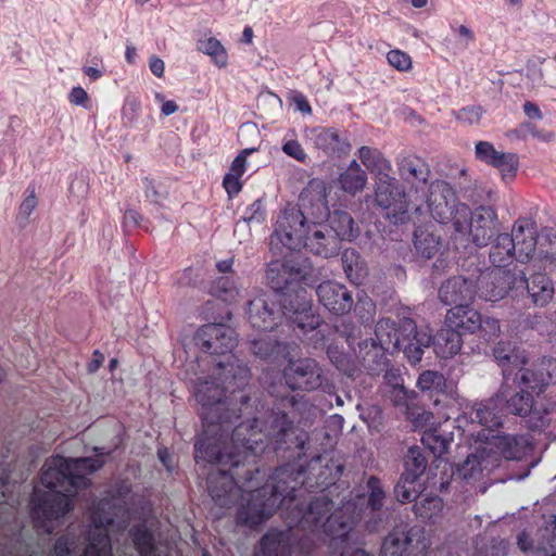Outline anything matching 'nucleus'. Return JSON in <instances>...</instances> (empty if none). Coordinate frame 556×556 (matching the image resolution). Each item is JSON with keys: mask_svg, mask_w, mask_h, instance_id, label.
Here are the masks:
<instances>
[{"mask_svg": "<svg viewBox=\"0 0 556 556\" xmlns=\"http://www.w3.org/2000/svg\"><path fill=\"white\" fill-rule=\"evenodd\" d=\"M282 378L292 391L311 392L324 387V370L317 361L311 357L289 359L282 369Z\"/></svg>", "mask_w": 556, "mask_h": 556, "instance_id": "nucleus-16", "label": "nucleus"}, {"mask_svg": "<svg viewBox=\"0 0 556 556\" xmlns=\"http://www.w3.org/2000/svg\"><path fill=\"white\" fill-rule=\"evenodd\" d=\"M300 472V481L302 482L298 489L306 484L307 488L326 490L330 485L336 484L344 470V464L334 454L325 452L315 456L308 464V475L305 480L302 479L303 471L293 465H287Z\"/></svg>", "mask_w": 556, "mask_h": 556, "instance_id": "nucleus-17", "label": "nucleus"}, {"mask_svg": "<svg viewBox=\"0 0 556 556\" xmlns=\"http://www.w3.org/2000/svg\"><path fill=\"white\" fill-rule=\"evenodd\" d=\"M291 534L288 531L269 530L261 540L262 556H290Z\"/></svg>", "mask_w": 556, "mask_h": 556, "instance_id": "nucleus-35", "label": "nucleus"}, {"mask_svg": "<svg viewBox=\"0 0 556 556\" xmlns=\"http://www.w3.org/2000/svg\"><path fill=\"white\" fill-rule=\"evenodd\" d=\"M517 545L523 553L538 552L543 553L544 556H556L555 554H548L547 549L542 546H534L533 541L530 539L526 531H521L517 536Z\"/></svg>", "mask_w": 556, "mask_h": 556, "instance_id": "nucleus-59", "label": "nucleus"}, {"mask_svg": "<svg viewBox=\"0 0 556 556\" xmlns=\"http://www.w3.org/2000/svg\"><path fill=\"white\" fill-rule=\"evenodd\" d=\"M399 176L409 184L417 195L420 191L428 189L431 176L429 164L419 155L414 153H401L395 159Z\"/></svg>", "mask_w": 556, "mask_h": 556, "instance_id": "nucleus-21", "label": "nucleus"}, {"mask_svg": "<svg viewBox=\"0 0 556 556\" xmlns=\"http://www.w3.org/2000/svg\"><path fill=\"white\" fill-rule=\"evenodd\" d=\"M316 294L319 303L337 316L349 314L354 306L352 292L343 283L337 281H323L317 286Z\"/></svg>", "mask_w": 556, "mask_h": 556, "instance_id": "nucleus-24", "label": "nucleus"}, {"mask_svg": "<svg viewBox=\"0 0 556 556\" xmlns=\"http://www.w3.org/2000/svg\"><path fill=\"white\" fill-rule=\"evenodd\" d=\"M415 514L422 520L438 517L443 509V502L439 496H426L414 504Z\"/></svg>", "mask_w": 556, "mask_h": 556, "instance_id": "nucleus-48", "label": "nucleus"}, {"mask_svg": "<svg viewBox=\"0 0 556 556\" xmlns=\"http://www.w3.org/2000/svg\"><path fill=\"white\" fill-rule=\"evenodd\" d=\"M130 535L136 549L141 556H149L154 552V536L146 526L140 525L132 528Z\"/></svg>", "mask_w": 556, "mask_h": 556, "instance_id": "nucleus-49", "label": "nucleus"}, {"mask_svg": "<svg viewBox=\"0 0 556 556\" xmlns=\"http://www.w3.org/2000/svg\"><path fill=\"white\" fill-rule=\"evenodd\" d=\"M217 366L224 370L223 383L229 393L233 394L249 383L250 368L239 358L231 356V361L226 364L219 362Z\"/></svg>", "mask_w": 556, "mask_h": 556, "instance_id": "nucleus-32", "label": "nucleus"}, {"mask_svg": "<svg viewBox=\"0 0 556 556\" xmlns=\"http://www.w3.org/2000/svg\"><path fill=\"white\" fill-rule=\"evenodd\" d=\"M489 260L494 267H506L516 260L515 245L508 233H498L491 245Z\"/></svg>", "mask_w": 556, "mask_h": 556, "instance_id": "nucleus-39", "label": "nucleus"}, {"mask_svg": "<svg viewBox=\"0 0 556 556\" xmlns=\"http://www.w3.org/2000/svg\"><path fill=\"white\" fill-rule=\"evenodd\" d=\"M428 548L424 530L401 525L383 539L379 556H427Z\"/></svg>", "mask_w": 556, "mask_h": 556, "instance_id": "nucleus-15", "label": "nucleus"}, {"mask_svg": "<svg viewBox=\"0 0 556 556\" xmlns=\"http://www.w3.org/2000/svg\"><path fill=\"white\" fill-rule=\"evenodd\" d=\"M317 201L319 202L323 213L328 214V228L330 231L338 237L340 241L342 240H349L351 241L354 239L357 233L358 229L355 226V222L352 218V216L345 212L336 210L332 213L329 212L328 205H327V193H326V186L324 182L317 184V190H316Z\"/></svg>", "mask_w": 556, "mask_h": 556, "instance_id": "nucleus-25", "label": "nucleus"}, {"mask_svg": "<svg viewBox=\"0 0 556 556\" xmlns=\"http://www.w3.org/2000/svg\"><path fill=\"white\" fill-rule=\"evenodd\" d=\"M235 421L236 420H231V418L216 421L214 424V432H207L206 427L203 425V433L194 445V459L197 463L205 462L223 466L229 465L228 471L219 469L215 472H210L207 478L208 484L211 477L219 472H225L229 477H233V479H240L244 470L254 465L250 453L248 457H245V448L242 445V441H233V430L226 445L228 432Z\"/></svg>", "mask_w": 556, "mask_h": 556, "instance_id": "nucleus-7", "label": "nucleus"}, {"mask_svg": "<svg viewBox=\"0 0 556 556\" xmlns=\"http://www.w3.org/2000/svg\"><path fill=\"white\" fill-rule=\"evenodd\" d=\"M515 245L516 260L518 262H528L534 254L538 241V231L535 224L531 219H518L508 233Z\"/></svg>", "mask_w": 556, "mask_h": 556, "instance_id": "nucleus-26", "label": "nucleus"}, {"mask_svg": "<svg viewBox=\"0 0 556 556\" xmlns=\"http://www.w3.org/2000/svg\"><path fill=\"white\" fill-rule=\"evenodd\" d=\"M251 228H252V226H250L242 219H239L236 223V226L233 229V235L238 238L239 242H245L251 237Z\"/></svg>", "mask_w": 556, "mask_h": 556, "instance_id": "nucleus-64", "label": "nucleus"}, {"mask_svg": "<svg viewBox=\"0 0 556 556\" xmlns=\"http://www.w3.org/2000/svg\"><path fill=\"white\" fill-rule=\"evenodd\" d=\"M257 151L256 148H247L239 152L233 159L228 169V173L223 178V187L225 188L229 198L236 197L242 189V182L240 178L247 169L248 156Z\"/></svg>", "mask_w": 556, "mask_h": 556, "instance_id": "nucleus-34", "label": "nucleus"}, {"mask_svg": "<svg viewBox=\"0 0 556 556\" xmlns=\"http://www.w3.org/2000/svg\"><path fill=\"white\" fill-rule=\"evenodd\" d=\"M456 212L455 228L451 240L455 248L467 249L469 244L477 248L486 247L498 231L497 213L492 206L480 205L471 211L468 205H460Z\"/></svg>", "mask_w": 556, "mask_h": 556, "instance_id": "nucleus-8", "label": "nucleus"}, {"mask_svg": "<svg viewBox=\"0 0 556 556\" xmlns=\"http://www.w3.org/2000/svg\"><path fill=\"white\" fill-rule=\"evenodd\" d=\"M427 464L428 462L420 447H409L404 458L405 471L403 473L413 479H419L426 471Z\"/></svg>", "mask_w": 556, "mask_h": 556, "instance_id": "nucleus-46", "label": "nucleus"}, {"mask_svg": "<svg viewBox=\"0 0 556 556\" xmlns=\"http://www.w3.org/2000/svg\"><path fill=\"white\" fill-rule=\"evenodd\" d=\"M452 441L453 433L439 428L429 429L421 437L422 444L437 457L447 452Z\"/></svg>", "mask_w": 556, "mask_h": 556, "instance_id": "nucleus-43", "label": "nucleus"}, {"mask_svg": "<svg viewBox=\"0 0 556 556\" xmlns=\"http://www.w3.org/2000/svg\"><path fill=\"white\" fill-rule=\"evenodd\" d=\"M233 441H242L245 448V457H250L256 466V458L265 451L268 443L275 448L290 450L292 447L303 451L308 440V434L294 426L293 420L281 409H274L265 429L258 428V419L253 418L248 422H241L233 429Z\"/></svg>", "mask_w": 556, "mask_h": 556, "instance_id": "nucleus-5", "label": "nucleus"}, {"mask_svg": "<svg viewBox=\"0 0 556 556\" xmlns=\"http://www.w3.org/2000/svg\"><path fill=\"white\" fill-rule=\"evenodd\" d=\"M228 392L224 387H220L214 380H199L194 386V396L201 404V418L202 424L206 427L207 432H214V424L226 418L237 420L238 415L228 412L229 403L225 397V393Z\"/></svg>", "mask_w": 556, "mask_h": 556, "instance_id": "nucleus-13", "label": "nucleus"}, {"mask_svg": "<svg viewBox=\"0 0 556 556\" xmlns=\"http://www.w3.org/2000/svg\"><path fill=\"white\" fill-rule=\"evenodd\" d=\"M197 50L207 55L218 68H225L228 65L227 50L215 37L200 38L197 41Z\"/></svg>", "mask_w": 556, "mask_h": 556, "instance_id": "nucleus-42", "label": "nucleus"}, {"mask_svg": "<svg viewBox=\"0 0 556 556\" xmlns=\"http://www.w3.org/2000/svg\"><path fill=\"white\" fill-rule=\"evenodd\" d=\"M195 345L211 355H226L237 346L235 329L225 324H206L194 334Z\"/></svg>", "mask_w": 556, "mask_h": 556, "instance_id": "nucleus-19", "label": "nucleus"}, {"mask_svg": "<svg viewBox=\"0 0 556 556\" xmlns=\"http://www.w3.org/2000/svg\"><path fill=\"white\" fill-rule=\"evenodd\" d=\"M482 338L486 341L495 340L501 334V325L500 320L495 317L491 316H480V327L479 330Z\"/></svg>", "mask_w": 556, "mask_h": 556, "instance_id": "nucleus-55", "label": "nucleus"}, {"mask_svg": "<svg viewBox=\"0 0 556 556\" xmlns=\"http://www.w3.org/2000/svg\"><path fill=\"white\" fill-rule=\"evenodd\" d=\"M426 208L437 223L452 225L455 228L456 212L460 205H467L458 200L455 189L445 180H432L425 195Z\"/></svg>", "mask_w": 556, "mask_h": 556, "instance_id": "nucleus-14", "label": "nucleus"}, {"mask_svg": "<svg viewBox=\"0 0 556 556\" xmlns=\"http://www.w3.org/2000/svg\"><path fill=\"white\" fill-rule=\"evenodd\" d=\"M502 403L495 401V395L486 402L476 403L469 415L473 422H478L486 429L494 430L502 425V417L496 408Z\"/></svg>", "mask_w": 556, "mask_h": 556, "instance_id": "nucleus-38", "label": "nucleus"}, {"mask_svg": "<svg viewBox=\"0 0 556 556\" xmlns=\"http://www.w3.org/2000/svg\"><path fill=\"white\" fill-rule=\"evenodd\" d=\"M417 386L422 392H442L446 386L443 374L435 370L422 371L417 380Z\"/></svg>", "mask_w": 556, "mask_h": 556, "instance_id": "nucleus-50", "label": "nucleus"}, {"mask_svg": "<svg viewBox=\"0 0 556 556\" xmlns=\"http://www.w3.org/2000/svg\"><path fill=\"white\" fill-rule=\"evenodd\" d=\"M286 349V344L271 337L260 338L251 341L252 353L263 361H271L276 358L279 354L285 352Z\"/></svg>", "mask_w": 556, "mask_h": 556, "instance_id": "nucleus-45", "label": "nucleus"}, {"mask_svg": "<svg viewBox=\"0 0 556 556\" xmlns=\"http://www.w3.org/2000/svg\"><path fill=\"white\" fill-rule=\"evenodd\" d=\"M526 273H511L509 270H493L481 279H478L480 298L485 301L496 302L506 296L514 289L523 288Z\"/></svg>", "mask_w": 556, "mask_h": 556, "instance_id": "nucleus-20", "label": "nucleus"}, {"mask_svg": "<svg viewBox=\"0 0 556 556\" xmlns=\"http://www.w3.org/2000/svg\"><path fill=\"white\" fill-rule=\"evenodd\" d=\"M311 140L316 149L323 151L329 157H340L348 154L351 149L348 137L342 136L333 128L317 127L312 129Z\"/></svg>", "mask_w": 556, "mask_h": 556, "instance_id": "nucleus-27", "label": "nucleus"}, {"mask_svg": "<svg viewBox=\"0 0 556 556\" xmlns=\"http://www.w3.org/2000/svg\"><path fill=\"white\" fill-rule=\"evenodd\" d=\"M523 288L536 306H545L554 295L553 282L545 274L538 273L530 278L526 277Z\"/></svg>", "mask_w": 556, "mask_h": 556, "instance_id": "nucleus-37", "label": "nucleus"}, {"mask_svg": "<svg viewBox=\"0 0 556 556\" xmlns=\"http://www.w3.org/2000/svg\"><path fill=\"white\" fill-rule=\"evenodd\" d=\"M463 336L451 327L440 329L434 336H431L430 345H433L438 357L447 359L459 353L463 346Z\"/></svg>", "mask_w": 556, "mask_h": 556, "instance_id": "nucleus-31", "label": "nucleus"}, {"mask_svg": "<svg viewBox=\"0 0 556 556\" xmlns=\"http://www.w3.org/2000/svg\"><path fill=\"white\" fill-rule=\"evenodd\" d=\"M115 497L100 500L91 510V525L88 529V544L83 556H112L111 539L108 534V527L118 515ZM121 507L118 508V510ZM74 553L73 542L67 536H62L54 544L55 556H72Z\"/></svg>", "mask_w": 556, "mask_h": 556, "instance_id": "nucleus-9", "label": "nucleus"}, {"mask_svg": "<svg viewBox=\"0 0 556 556\" xmlns=\"http://www.w3.org/2000/svg\"><path fill=\"white\" fill-rule=\"evenodd\" d=\"M509 543L501 538H494L490 544L491 556H506L508 553Z\"/></svg>", "mask_w": 556, "mask_h": 556, "instance_id": "nucleus-63", "label": "nucleus"}, {"mask_svg": "<svg viewBox=\"0 0 556 556\" xmlns=\"http://www.w3.org/2000/svg\"><path fill=\"white\" fill-rule=\"evenodd\" d=\"M548 380L541 369L521 368L511 383H503L495 394V401L502 403L507 413L531 418L532 428L547 425L546 416L551 407L542 403L541 394Z\"/></svg>", "mask_w": 556, "mask_h": 556, "instance_id": "nucleus-6", "label": "nucleus"}, {"mask_svg": "<svg viewBox=\"0 0 556 556\" xmlns=\"http://www.w3.org/2000/svg\"><path fill=\"white\" fill-rule=\"evenodd\" d=\"M289 306L276 301L266 293H260L249 301L247 315L251 326L258 331H271L288 315Z\"/></svg>", "mask_w": 556, "mask_h": 556, "instance_id": "nucleus-18", "label": "nucleus"}, {"mask_svg": "<svg viewBox=\"0 0 556 556\" xmlns=\"http://www.w3.org/2000/svg\"><path fill=\"white\" fill-rule=\"evenodd\" d=\"M265 208L262 199L255 200L244 212L243 222L250 226H260L265 222Z\"/></svg>", "mask_w": 556, "mask_h": 556, "instance_id": "nucleus-57", "label": "nucleus"}, {"mask_svg": "<svg viewBox=\"0 0 556 556\" xmlns=\"http://www.w3.org/2000/svg\"><path fill=\"white\" fill-rule=\"evenodd\" d=\"M374 202L388 211L387 218L395 225L408 220V213L413 208L408 193L393 175L375 180ZM414 211L418 215L422 213L420 205H416Z\"/></svg>", "mask_w": 556, "mask_h": 556, "instance_id": "nucleus-11", "label": "nucleus"}, {"mask_svg": "<svg viewBox=\"0 0 556 556\" xmlns=\"http://www.w3.org/2000/svg\"><path fill=\"white\" fill-rule=\"evenodd\" d=\"M289 313H293V321L304 331L316 330L323 324L321 316L311 309L309 302L306 300L305 294H301V292L295 294V305L293 301H290Z\"/></svg>", "mask_w": 556, "mask_h": 556, "instance_id": "nucleus-33", "label": "nucleus"}, {"mask_svg": "<svg viewBox=\"0 0 556 556\" xmlns=\"http://www.w3.org/2000/svg\"><path fill=\"white\" fill-rule=\"evenodd\" d=\"M386 501V491L381 481L371 476L367 480V497L359 495L357 500H349L329 515L333 502L327 496L316 497L307 506L300 522L309 523L314 528L323 526L324 532L330 536L329 548L332 556H349L350 532L354 525L366 515V511H379Z\"/></svg>", "mask_w": 556, "mask_h": 556, "instance_id": "nucleus-3", "label": "nucleus"}, {"mask_svg": "<svg viewBox=\"0 0 556 556\" xmlns=\"http://www.w3.org/2000/svg\"><path fill=\"white\" fill-rule=\"evenodd\" d=\"M305 267L300 262V257L291 255L283 256L281 260H275L268 263L266 270V279L273 291L280 295V302L287 308V303L295 299V294L301 292L305 294V290L301 283L306 278Z\"/></svg>", "mask_w": 556, "mask_h": 556, "instance_id": "nucleus-10", "label": "nucleus"}, {"mask_svg": "<svg viewBox=\"0 0 556 556\" xmlns=\"http://www.w3.org/2000/svg\"><path fill=\"white\" fill-rule=\"evenodd\" d=\"M493 356L502 367L527 363L526 357L519 356L516 349L509 342H498L493 349Z\"/></svg>", "mask_w": 556, "mask_h": 556, "instance_id": "nucleus-47", "label": "nucleus"}, {"mask_svg": "<svg viewBox=\"0 0 556 556\" xmlns=\"http://www.w3.org/2000/svg\"><path fill=\"white\" fill-rule=\"evenodd\" d=\"M309 232L311 227L303 212L296 206L289 205L277 218L270 249L275 253L281 254V249L278 247L280 243L290 251H298L305 245V239Z\"/></svg>", "mask_w": 556, "mask_h": 556, "instance_id": "nucleus-12", "label": "nucleus"}, {"mask_svg": "<svg viewBox=\"0 0 556 556\" xmlns=\"http://www.w3.org/2000/svg\"><path fill=\"white\" fill-rule=\"evenodd\" d=\"M103 466V460L92 457L49 459L40 476L45 491L35 489L31 495V518L36 527L52 532L50 521L64 517L72 509V497L78 489L87 488L88 476Z\"/></svg>", "mask_w": 556, "mask_h": 556, "instance_id": "nucleus-2", "label": "nucleus"}, {"mask_svg": "<svg viewBox=\"0 0 556 556\" xmlns=\"http://www.w3.org/2000/svg\"><path fill=\"white\" fill-rule=\"evenodd\" d=\"M143 188L146 198L154 204H161L167 197L166 192L160 191L148 177L143 179Z\"/></svg>", "mask_w": 556, "mask_h": 556, "instance_id": "nucleus-61", "label": "nucleus"}, {"mask_svg": "<svg viewBox=\"0 0 556 556\" xmlns=\"http://www.w3.org/2000/svg\"><path fill=\"white\" fill-rule=\"evenodd\" d=\"M475 155L478 161L496 168L503 180L510 181L516 177L519 168V156L516 153L498 151L489 141H478Z\"/></svg>", "mask_w": 556, "mask_h": 556, "instance_id": "nucleus-22", "label": "nucleus"}, {"mask_svg": "<svg viewBox=\"0 0 556 556\" xmlns=\"http://www.w3.org/2000/svg\"><path fill=\"white\" fill-rule=\"evenodd\" d=\"M300 476L293 468L281 466L269 482L265 479V471L253 465L244 470L240 479L225 472L213 475L210 495L220 507H228L240 497L237 522L253 528L266 521L285 503L293 502L294 492L302 483Z\"/></svg>", "mask_w": 556, "mask_h": 556, "instance_id": "nucleus-1", "label": "nucleus"}, {"mask_svg": "<svg viewBox=\"0 0 556 556\" xmlns=\"http://www.w3.org/2000/svg\"><path fill=\"white\" fill-rule=\"evenodd\" d=\"M37 204L38 203L35 190L31 189L29 191V194L24 199L18 208L17 220L22 226H25V224L28 222L29 216L37 207Z\"/></svg>", "mask_w": 556, "mask_h": 556, "instance_id": "nucleus-58", "label": "nucleus"}, {"mask_svg": "<svg viewBox=\"0 0 556 556\" xmlns=\"http://www.w3.org/2000/svg\"><path fill=\"white\" fill-rule=\"evenodd\" d=\"M282 151L287 155H289L300 162H304L307 156L304 149L296 140H288L287 142H285L282 146Z\"/></svg>", "mask_w": 556, "mask_h": 556, "instance_id": "nucleus-62", "label": "nucleus"}, {"mask_svg": "<svg viewBox=\"0 0 556 556\" xmlns=\"http://www.w3.org/2000/svg\"><path fill=\"white\" fill-rule=\"evenodd\" d=\"M484 112L481 105H467L453 112V115L459 123L472 126L480 123Z\"/></svg>", "mask_w": 556, "mask_h": 556, "instance_id": "nucleus-54", "label": "nucleus"}, {"mask_svg": "<svg viewBox=\"0 0 556 556\" xmlns=\"http://www.w3.org/2000/svg\"><path fill=\"white\" fill-rule=\"evenodd\" d=\"M413 245L418 256L431 260L441 252L443 239L433 226H418L414 231Z\"/></svg>", "mask_w": 556, "mask_h": 556, "instance_id": "nucleus-29", "label": "nucleus"}, {"mask_svg": "<svg viewBox=\"0 0 556 556\" xmlns=\"http://www.w3.org/2000/svg\"><path fill=\"white\" fill-rule=\"evenodd\" d=\"M341 261L346 278L354 283H361L366 275V268L359 254L353 249H346L342 252Z\"/></svg>", "mask_w": 556, "mask_h": 556, "instance_id": "nucleus-44", "label": "nucleus"}, {"mask_svg": "<svg viewBox=\"0 0 556 556\" xmlns=\"http://www.w3.org/2000/svg\"><path fill=\"white\" fill-rule=\"evenodd\" d=\"M388 63L400 72H408L413 67V60L408 53L393 49L387 53Z\"/></svg>", "mask_w": 556, "mask_h": 556, "instance_id": "nucleus-56", "label": "nucleus"}, {"mask_svg": "<svg viewBox=\"0 0 556 556\" xmlns=\"http://www.w3.org/2000/svg\"><path fill=\"white\" fill-rule=\"evenodd\" d=\"M340 188L352 195L364 190L367 184V174L359 163L353 160L346 169L339 176Z\"/></svg>", "mask_w": 556, "mask_h": 556, "instance_id": "nucleus-40", "label": "nucleus"}, {"mask_svg": "<svg viewBox=\"0 0 556 556\" xmlns=\"http://www.w3.org/2000/svg\"><path fill=\"white\" fill-rule=\"evenodd\" d=\"M327 355L330 362L339 369L344 372L349 370L350 359L349 356L340 351L337 346L330 345L327 349Z\"/></svg>", "mask_w": 556, "mask_h": 556, "instance_id": "nucleus-60", "label": "nucleus"}, {"mask_svg": "<svg viewBox=\"0 0 556 556\" xmlns=\"http://www.w3.org/2000/svg\"><path fill=\"white\" fill-rule=\"evenodd\" d=\"M376 340L359 343V353L366 363H376L386 352L403 351L409 363L421 361L424 351L430 346L431 333L419 330L414 319L405 317L399 324L381 318L375 327Z\"/></svg>", "mask_w": 556, "mask_h": 556, "instance_id": "nucleus-4", "label": "nucleus"}, {"mask_svg": "<svg viewBox=\"0 0 556 556\" xmlns=\"http://www.w3.org/2000/svg\"><path fill=\"white\" fill-rule=\"evenodd\" d=\"M417 480L418 479H413L412 477L402 473L394 488V494L399 502L405 504L417 498Z\"/></svg>", "mask_w": 556, "mask_h": 556, "instance_id": "nucleus-51", "label": "nucleus"}, {"mask_svg": "<svg viewBox=\"0 0 556 556\" xmlns=\"http://www.w3.org/2000/svg\"><path fill=\"white\" fill-rule=\"evenodd\" d=\"M480 316L471 304L453 306L445 314V326L463 333H476L480 327Z\"/></svg>", "mask_w": 556, "mask_h": 556, "instance_id": "nucleus-28", "label": "nucleus"}, {"mask_svg": "<svg viewBox=\"0 0 556 556\" xmlns=\"http://www.w3.org/2000/svg\"><path fill=\"white\" fill-rule=\"evenodd\" d=\"M478 294V280L464 276H453L442 282L438 295L445 306L472 304Z\"/></svg>", "mask_w": 556, "mask_h": 556, "instance_id": "nucleus-23", "label": "nucleus"}, {"mask_svg": "<svg viewBox=\"0 0 556 556\" xmlns=\"http://www.w3.org/2000/svg\"><path fill=\"white\" fill-rule=\"evenodd\" d=\"M529 442L523 435H498L494 441L495 447L508 460L521 458Z\"/></svg>", "mask_w": 556, "mask_h": 556, "instance_id": "nucleus-41", "label": "nucleus"}, {"mask_svg": "<svg viewBox=\"0 0 556 556\" xmlns=\"http://www.w3.org/2000/svg\"><path fill=\"white\" fill-rule=\"evenodd\" d=\"M482 473L481 458L477 454H470L457 468V476L465 481L475 480Z\"/></svg>", "mask_w": 556, "mask_h": 556, "instance_id": "nucleus-53", "label": "nucleus"}, {"mask_svg": "<svg viewBox=\"0 0 556 556\" xmlns=\"http://www.w3.org/2000/svg\"><path fill=\"white\" fill-rule=\"evenodd\" d=\"M358 157L362 164L375 175V180L392 175V164L380 150L363 146L358 149Z\"/></svg>", "mask_w": 556, "mask_h": 556, "instance_id": "nucleus-36", "label": "nucleus"}, {"mask_svg": "<svg viewBox=\"0 0 556 556\" xmlns=\"http://www.w3.org/2000/svg\"><path fill=\"white\" fill-rule=\"evenodd\" d=\"M305 240L303 248L326 258L336 255L340 250V240L327 226L320 229L315 227L312 233H307Z\"/></svg>", "mask_w": 556, "mask_h": 556, "instance_id": "nucleus-30", "label": "nucleus"}, {"mask_svg": "<svg viewBox=\"0 0 556 556\" xmlns=\"http://www.w3.org/2000/svg\"><path fill=\"white\" fill-rule=\"evenodd\" d=\"M525 87L535 90L542 86L556 87V81L544 80L543 68L538 63L528 64L525 73Z\"/></svg>", "mask_w": 556, "mask_h": 556, "instance_id": "nucleus-52", "label": "nucleus"}]
</instances>
